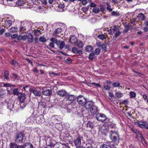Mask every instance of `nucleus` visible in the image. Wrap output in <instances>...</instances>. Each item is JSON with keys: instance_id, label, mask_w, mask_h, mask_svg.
Masks as SVG:
<instances>
[{"instance_id": "nucleus-59", "label": "nucleus", "mask_w": 148, "mask_h": 148, "mask_svg": "<svg viewBox=\"0 0 148 148\" xmlns=\"http://www.w3.org/2000/svg\"><path fill=\"white\" fill-rule=\"evenodd\" d=\"M141 143L143 144V143L145 144L146 143V140L145 139L144 137L143 138H142L141 139Z\"/></svg>"}, {"instance_id": "nucleus-25", "label": "nucleus", "mask_w": 148, "mask_h": 148, "mask_svg": "<svg viewBox=\"0 0 148 148\" xmlns=\"http://www.w3.org/2000/svg\"><path fill=\"white\" fill-rule=\"evenodd\" d=\"M92 49V47L90 45L87 46L85 49V51L86 52H89L91 51Z\"/></svg>"}, {"instance_id": "nucleus-29", "label": "nucleus", "mask_w": 148, "mask_h": 148, "mask_svg": "<svg viewBox=\"0 0 148 148\" xmlns=\"http://www.w3.org/2000/svg\"><path fill=\"white\" fill-rule=\"evenodd\" d=\"M94 126L93 123L90 121H88L87 123V127L91 128H92Z\"/></svg>"}, {"instance_id": "nucleus-60", "label": "nucleus", "mask_w": 148, "mask_h": 148, "mask_svg": "<svg viewBox=\"0 0 148 148\" xmlns=\"http://www.w3.org/2000/svg\"><path fill=\"white\" fill-rule=\"evenodd\" d=\"M101 48L104 50H106V46L105 44H103L101 45Z\"/></svg>"}, {"instance_id": "nucleus-31", "label": "nucleus", "mask_w": 148, "mask_h": 148, "mask_svg": "<svg viewBox=\"0 0 148 148\" xmlns=\"http://www.w3.org/2000/svg\"><path fill=\"white\" fill-rule=\"evenodd\" d=\"M33 115L34 119H36L40 115L37 111H34L33 113Z\"/></svg>"}, {"instance_id": "nucleus-38", "label": "nucleus", "mask_w": 148, "mask_h": 148, "mask_svg": "<svg viewBox=\"0 0 148 148\" xmlns=\"http://www.w3.org/2000/svg\"><path fill=\"white\" fill-rule=\"evenodd\" d=\"M112 15L113 16H118L120 15L119 12L118 11H113L112 12Z\"/></svg>"}, {"instance_id": "nucleus-40", "label": "nucleus", "mask_w": 148, "mask_h": 148, "mask_svg": "<svg viewBox=\"0 0 148 148\" xmlns=\"http://www.w3.org/2000/svg\"><path fill=\"white\" fill-rule=\"evenodd\" d=\"M52 119L55 120V121L56 123H57L58 121H60V119L58 116L56 115L52 117Z\"/></svg>"}, {"instance_id": "nucleus-2", "label": "nucleus", "mask_w": 148, "mask_h": 148, "mask_svg": "<svg viewBox=\"0 0 148 148\" xmlns=\"http://www.w3.org/2000/svg\"><path fill=\"white\" fill-rule=\"evenodd\" d=\"M50 40L52 42L49 44V45L52 48H54V44H56L60 49H62L65 46L64 41H61L60 40H58L56 38H51L50 39Z\"/></svg>"}, {"instance_id": "nucleus-8", "label": "nucleus", "mask_w": 148, "mask_h": 148, "mask_svg": "<svg viewBox=\"0 0 148 148\" xmlns=\"http://www.w3.org/2000/svg\"><path fill=\"white\" fill-rule=\"evenodd\" d=\"M96 118L98 121H103L106 119V117L103 114H98L96 116Z\"/></svg>"}, {"instance_id": "nucleus-32", "label": "nucleus", "mask_w": 148, "mask_h": 148, "mask_svg": "<svg viewBox=\"0 0 148 148\" xmlns=\"http://www.w3.org/2000/svg\"><path fill=\"white\" fill-rule=\"evenodd\" d=\"M10 63L16 67H17L18 66V63L14 59H13Z\"/></svg>"}, {"instance_id": "nucleus-33", "label": "nucleus", "mask_w": 148, "mask_h": 148, "mask_svg": "<svg viewBox=\"0 0 148 148\" xmlns=\"http://www.w3.org/2000/svg\"><path fill=\"white\" fill-rule=\"evenodd\" d=\"M41 34V32L40 30H35L34 34L36 36H39Z\"/></svg>"}, {"instance_id": "nucleus-34", "label": "nucleus", "mask_w": 148, "mask_h": 148, "mask_svg": "<svg viewBox=\"0 0 148 148\" xmlns=\"http://www.w3.org/2000/svg\"><path fill=\"white\" fill-rule=\"evenodd\" d=\"M14 106V104L9 103H8V109H9L10 110H12V109Z\"/></svg>"}, {"instance_id": "nucleus-18", "label": "nucleus", "mask_w": 148, "mask_h": 148, "mask_svg": "<svg viewBox=\"0 0 148 148\" xmlns=\"http://www.w3.org/2000/svg\"><path fill=\"white\" fill-rule=\"evenodd\" d=\"M77 39L75 36L74 35L71 36L69 40L70 42L72 44H74L77 41Z\"/></svg>"}, {"instance_id": "nucleus-56", "label": "nucleus", "mask_w": 148, "mask_h": 148, "mask_svg": "<svg viewBox=\"0 0 148 148\" xmlns=\"http://www.w3.org/2000/svg\"><path fill=\"white\" fill-rule=\"evenodd\" d=\"M66 62L68 64L71 63L72 61L70 59H66L65 60Z\"/></svg>"}, {"instance_id": "nucleus-24", "label": "nucleus", "mask_w": 148, "mask_h": 148, "mask_svg": "<svg viewBox=\"0 0 148 148\" xmlns=\"http://www.w3.org/2000/svg\"><path fill=\"white\" fill-rule=\"evenodd\" d=\"M97 37L100 40H103L106 38V36L103 34H99L97 36Z\"/></svg>"}, {"instance_id": "nucleus-16", "label": "nucleus", "mask_w": 148, "mask_h": 148, "mask_svg": "<svg viewBox=\"0 0 148 148\" xmlns=\"http://www.w3.org/2000/svg\"><path fill=\"white\" fill-rule=\"evenodd\" d=\"M52 91L50 90H44L42 92V94L43 95L47 96H50L52 94Z\"/></svg>"}, {"instance_id": "nucleus-62", "label": "nucleus", "mask_w": 148, "mask_h": 148, "mask_svg": "<svg viewBox=\"0 0 148 148\" xmlns=\"http://www.w3.org/2000/svg\"><path fill=\"white\" fill-rule=\"evenodd\" d=\"M91 7H95L96 6V5L94 3H91L90 5Z\"/></svg>"}, {"instance_id": "nucleus-5", "label": "nucleus", "mask_w": 148, "mask_h": 148, "mask_svg": "<svg viewBox=\"0 0 148 148\" xmlns=\"http://www.w3.org/2000/svg\"><path fill=\"white\" fill-rule=\"evenodd\" d=\"M109 129L108 126L106 125H104L100 128L99 130L103 134L106 136L109 132Z\"/></svg>"}, {"instance_id": "nucleus-47", "label": "nucleus", "mask_w": 148, "mask_h": 148, "mask_svg": "<svg viewBox=\"0 0 148 148\" xmlns=\"http://www.w3.org/2000/svg\"><path fill=\"white\" fill-rule=\"evenodd\" d=\"M89 6H88L86 7H83L82 8V10L84 12H86L88 11Z\"/></svg>"}, {"instance_id": "nucleus-7", "label": "nucleus", "mask_w": 148, "mask_h": 148, "mask_svg": "<svg viewBox=\"0 0 148 148\" xmlns=\"http://www.w3.org/2000/svg\"><path fill=\"white\" fill-rule=\"evenodd\" d=\"M76 97L74 95L70 94L69 93H67V95L65 97L66 99L70 101L71 103L73 102L76 99Z\"/></svg>"}, {"instance_id": "nucleus-55", "label": "nucleus", "mask_w": 148, "mask_h": 148, "mask_svg": "<svg viewBox=\"0 0 148 148\" xmlns=\"http://www.w3.org/2000/svg\"><path fill=\"white\" fill-rule=\"evenodd\" d=\"M136 136L137 137L140 138V139L143 137V136L142 135V133L140 132Z\"/></svg>"}, {"instance_id": "nucleus-43", "label": "nucleus", "mask_w": 148, "mask_h": 148, "mask_svg": "<svg viewBox=\"0 0 148 148\" xmlns=\"http://www.w3.org/2000/svg\"><path fill=\"white\" fill-rule=\"evenodd\" d=\"M62 31V29L61 28H58L56 29L55 32L56 34H59Z\"/></svg>"}, {"instance_id": "nucleus-10", "label": "nucleus", "mask_w": 148, "mask_h": 148, "mask_svg": "<svg viewBox=\"0 0 148 148\" xmlns=\"http://www.w3.org/2000/svg\"><path fill=\"white\" fill-rule=\"evenodd\" d=\"M85 103L84 106L86 109H90L94 105V102L92 101H86Z\"/></svg>"}, {"instance_id": "nucleus-50", "label": "nucleus", "mask_w": 148, "mask_h": 148, "mask_svg": "<svg viewBox=\"0 0 148 148\" xmlns=\"http://www.w3.org/2000/svg\"><path fill=\"white\" fill-rule=\"evenodd\" d=\"M13 85H11L9 83H4L3 86L5 87H10L11 86H14Z\"/></svg>"}, {"instance_id": "nucleus-26", "label": "nucleus", "mask_w": 148, "mask_h": 148, "mask_svg": "<svg viewBox=\"0 0 148 148\" xmlns=\"http://www.w3.org/2000/svg\"><path fill=\"white\" fill-rule=\"evenodd\" d=\"M46 103H45L42 101H40L38 103V107H42L43 108H45L46 107Z\"/></svg>"}, {"instance_id": "nucleus-49", "label": "nucleus", "mask_w": 148, "mask_h": 148, "mask_svg": "<svg viewBox=\"0 0 148 148\" xmlns=\"http://www.w3.org/2000/svg\"><path fill=\"white\" fill-rule=\"evenodd\" d=\"M121 33V32L119 30H118L116 32L114 35L116 36V37H118L120 36Z\"/></svg>"}, {"instance_id": "nucleus-64", "label": "nucleus", "mask_w": 148, "mask_h": 148, "mask_svg": "<svg viewBox=\"0 0 148 148\" xmlns=\"http://www.w3.org/2000/svg\"><path fill=\"white\" fill-rule=\"evenodd\" d=\"M22 35H19V36H17V39L18 40H22Z\"/></svg>"}, {"instance_id": "nucleus-51", "label": "nucleus", "mask_w": 148, "mask_h": 148, "mask_svg": "<svg viewBox=\"0 0 148 148\" xmlns=\"http://www.w3.org/2000/svg\"><path fill=\"white\" fill-rule=\"evenodd\" d=\"M4 77H5L6 76H9V72L7 70H4Z\"/></svg>"}, {"instance_id": "nucleus-41", "label": "nucleus", "mask_w": 148, "mask_h": 148, "mask_svg": "<svg viewBox=\"0 0 148 148\" xmlns=\"http://www.w3.org/2000/svg\"><path fill=\"white\" fill-rule=\"evenodd\" d=\"M39 40L41 42H44L46 41L47 40L45 37L41 36L39 38Z\"/></svg>"}, {"instance_id": "nucleus-27", "label": "nucleus", "mask_w": 148, "mask_h": 148, "mask_svg": "<svg viewBox=\"0 0 148 148\" xmlns=\"http://www.w3.org/2000/svg\"><path fill=\"white\" fill-rule=\"evenodd\" d=\"M77 45L79 48H83V43L81 41H78L77 42Z\"/></svg>"}, {"instance_id": "nucleus-3", "label": "nucleus", "mask_w": 148, "mask_h": 148, "mask_svg": "<svg viewBox=\"0 0 148 148\" xmlns=\"http://www.w3.org/2000/svg\"><path fill=\"white\" fill-rule=\"evenodd\" d=\"M23 137V133L21 132H17L14 135V141L17 143H22Z\"/></svg>"}, {"instance_id": "nucleus-63", "label": "nucleus", "mask_w": 148, "mask_h": 148, "mask_svg": "<svg viewBox=\"0 0 148 148\" xmlns=\"http://www.w3.org/2000/svg\"><path fill=\"white\" fill-rule=\"evenodd\" d=\"M143 97L145 100H147L148 99V97L147 95L145 94H144L143 95Z\"/></svg>"}, {"instance_id": "nucleus-48", "label": "nucleus", "mask_w": 148, "mask_h": 148, "mask_svg": "<svg viewBox=\"0 0 148 148\" xmlns=\"http://www.w3.org/2000/svg\"><path fill=\"white\" fill-rule=\"evenodd\" d=\"M100 49L99 48L96 49L95 51V53L97 55H98L100 53Z\"/></svg>"}, {"instance_id": "nucleus-61", "label": "nucleus", "mask_w": 148, "mask_h": 148, "mask_svg": "<svg viewBox=\"0 0 148 148\" xmlns=\"http://www.w3.org/2000/svg\"><path fill=\"white\" fill-rule=\"evenodd\" d=\"M128 101L127 99H125L122 102V103L124 105H126L128 103Z\"/></svg>"}, {"instance_id": "nucleus-42", "label": "nucleus", "mask_w": 148, "mask_h": 148, "mask_svg": "<svg viewBox=\"0 0 148 148\" xmlns=\"http://www.w3.org/2000/svg\"><path fill=\"white\" fill-rule=\"evenodd\" d=\"M115 95L117 97L121 98L123 96V94L121 92H118L116 93Z\"/></svg>"}, {"instance_id": "nucleus-44", "label": "nucleus", "mask_w": 148, "mask_h": 148, "mask_svg": "<svg viewBox=\"0 0 148 148\" xmlns=\"http://www.w3.org/2000/svg\"><path fill=\"white\" fill-rule=\"evenodd\" d=\"M93 12H95L96 13H98L100 10L99 8H97V7H95L92 9Z\"/></svg>"}, {"instance_id": "nucleus-19", "label": "nucleus", "mask_w": 148, "mask_h": 148, "mask_svg": "<svg viewBox=\"0 0 148 148\" xmlns=\"http://www.w3.org/2000/svg\"><path fill=\"white\" fill-rule=\"evenodd\" d=\"M34 120H35V119H34L33 116H30V117L27 119L26 122L29 124H31L34 123Z\"/></svg>"}, {"instance_id": "nucleus-37", "label": "nucleus", "mask_w": 148, "mask_h": 148, "mask_svg": "<svg viewBox=\"0 0 148 148\" xmlns=\"http://www.w3.org/2000/svg\"><path fill=\"white\" fill-rule=\"evenodd\" d=\"M24 2L21 0H18L16 2V4L18 6L23 5L24 4Z\"/></svg>"}, {"instance_id": "nucleus-54", "label": "nucleus", "mask_w": 148, "mask_h": 148, "mask_svg": "<svg viewBox=\"0 0 148 148\" xmlns=\"http://www.w3.org/2000/svg\"><path fill=\"white\" fill-rule=\"evenodd\" d=\"M11 21L10 20H7L5 21V23L6 25H7L9 26H10L11 25Z\"/></svg>"}, {"instance_id": "nucleus-45", "label": "nucleus", "mask_w": 148, "mask_h": 148, "mask_svg": "<svg viewBox=\"0 0 148 148\" xmlns=\"http://www.w3.org/2000/svg\"><path fill=\"white\" fill-rule=\"evenodd\" d=\"M111 87L109 85H105L104 86V88L106 90H110Z\"/></svg>"}, {"instance_id": "nucleus-39", "label": "nucleus", "mask_w": 148, "mask_h": 148, "mask_svg": "<svg viewBox=\"0 0 148 148\" xmlns=\"http://www.w3.org/2000/svg\"><path fill=\"white\" fill-rule=\"evenodd\" d=\"M130 98H131L135 97L136 95V94L135 93L132 91L130 92Z\"/></svg>"}, {"instance_id": "nucleus-23", "label": "nucleus", "mask_w": 148, "mask_h": 148, "mask_svg": "<svg viewBox=\"0 0 148 148\" xmlns=\"http://www.w3.org/2000/svg\"><path fill=\"white\" fill-rule=\"evenodd\" d=\"M24 145V148H33V145L30 143H26Z\"/></svg>"}, {"instance_id": "nucleus-6", "label": "nucleus", "mask_w": 148, "mask_h": 148, "mask_svg": "<svg viewBox=\"0 0 148 148\" xmlns=\"http://www.w3.org/2000/svg\"><path fill=\"white\" fill-rule=\"evenodd\" d=\"M46 141L47 145L51 147H54L56 144V142L54 140L50 138H47Z\"/></svg>"}, {"instance_id": "nucleus-58", "label": "nucleus", "mask_w": 148, "mask_h": 148, "mask_svg": "<svg viewBox=\"0 0 148 148\" xmlns=\"http://www.w3.org/2000/svg\"><path fill=\"white\" fill-rule=\"evenodd\" d=\"M24 102H21L20 103V108L23 109L25 106V105L24 103Z\"/></svg>"}, {"instance_id": "nucleus-28", "label": "nucleus", "mask_w": 148, "mask_h": 148, "mask_svg": "<svg viewBox=\"0 0 148 148\" xmlns=\"http://www.w3.org/2000/svg\"><path fill=\"white\" fill-rule=\"evenodd\" d=\"M13 94L15 95L19 96L21 92H19L18 91V88H15L13 91Z\"/></svg>"}, {"instance_id": "nucleus-21", "label": "nucleus", "mask_w": 148, "mask_h": 148, "mask_svg": "<svg viewBox=\"0 0 148 148\" xmlns=\"http://www.w3.org/2000/svg\"><path fill=\"white\" fill-rule=\"evenodd\" d=\"M27 39L28 40V41L30 43H31L33 42V37L31 33H29L27 36Z\"/></svg>"}, {"instance_id": "nucleus-12", "label": "nucleus", "mask_w": 148, "mask_h": 148, "mask_svg": "<svg viewBox=\"0 0 148 148\" xmlns=\"http://www.w3.org/2000/svg\"><path fill=\"white\" fill-rule=\"evenodd\" d=\"M29 90L31 92H32L36 96H40L41 95V92L40 90H38L31 88H29Z\"/></svg>"}, {"instance_id": "nucleus-57", "label": "nucleus", "mask_w": 148, "mask_h": 148, "mask_svg": "<svg viewBox=\"0 0 148 148\" xmlns=\"http://www.w3.org/2000/svg\"><path fill=\"white\" fill-rule=\"evenodd\" d=\"M14 77L13 78L15 80H17L18 79L17 74L16 73H13L12 74Z\"/></svg>"}, {"instance_id": "nucleus-35", "label": "nucleus", "mask_w": 148, "mask_h": 148, "mask_svg": "<svg viewBox=\"0 0 148 148\" xmlns=\"http://www.w3.org/2000/svg\"><path fill=\"white\" fill-rule=\"evenodd\" d=\"M95 54L93 52L90 53L89 55L88 58L90 60H92L94 58Z\"/></svg>"}, {"instance_id": "nucleus-17", "label": "nucleus", "mask_w": 148, "mask_h": 148, "mask_svg": "<svg viewBox=\"0 0 148 148\" xmlns=\"http://www.w3.org/2000/svg\"><path fill=\"white\" fill-rule=\"evenodd\" d=\"M25 95L24 93H21L20 95L18 96V99L20 102H24L25 99Z\"/></svg>"}, {"instance_id": "nucleus-1", "label": "nucleus", "mask_w": 148, "mask_h": 148, "mask_svg": "<svg viewBox=\"0 0 148 148\" xmlns=\"http://www.w3.org/2000/svg\"><path fill=\"white\" fill-rule=\"evenodd\" d=\"M110 137L112 141L109 143V145L103 144L100 146V148H116L119 143V136L117 132L111 130L110 132Z\"/></svg>"}, {"instance_id": "nucleus-14", "label": "nucleus", "mask_w": 148, "mask_h": 148, "mask_svg": "<svg viewBox=\"0 0 148 148\" xmlns=\"http://www.w3.org/2000/svg\"><path fill=\"white\" fill-rule=\"evenodd\" d=\"M65 6L64 4H60L58 5L56 10L58 12H62L65 11Z\"/></svg>"}, {"instance_id": "nucleus-20", "label": "nucleus", "mask_w": 148, "mask_h": 148, "mask_svg": "<svg viewBox=\"0 0 148 148\" xmlns=\"http://www.w3.org/2000/svg\"><path fill=\"white\" fill-rule=\"evenodd\" d=\"M81 137H79L74 141V144L76 146L81 144Z\"/></svg>"}, {"instance_id": "nucleus-4", "label": "nucleus", "mask_w": 148, "mask_h": 148, "mask_svg": "<svg viewBox=\"0 0 148 148\" xmlns=\"http://www.w3.org/2000/svg\"><path fill=\"white\" fill-rule=\"evenodd\" d=\"M76 99L78 104L82 106H84L87 101L86 99L83 95H81L76 97Z\"/></svg>"}, {"instance_id": "nucleus-46", "label": "nucleus", "mask_w": 148, "mask_h": 148, "mask_svg": "<svg viewBox=\"0 0 148 148\" xmlns=\"http://www.w3.org/2000/svg\"><path fill=\"white\" fill-rule=\"evenodd\" d=\"M120 83L118 82H115L113 83L112 86L114 87H118L119 86Z\"/></svg>"}, {"instance_id": "nucleus-15", "label": "nucleus", "mask_w": 148, "mask_h": 148, "mask_svg": "<svg viewBox=\"0 0 148 148\" xmlns=\"http://www.w3.org/2000/svg\"><path fill=\"white\" fill-rule=\"evenodd\" d=\"M72 51L73 52L77 53L79 55H82L83 53L82 51L81 50H79L77 48L75 47H73L72 48Z\"/></svg>"}, {"instance_id": "nucleus-36", "label": "nucleus", "mask_w": 148, "mask_h": 148, "mask_svg": "<svg viewBox=\"0 0 148 148\" xmlns=\"http://www.w3.org/2000/svg\"><path fill=\"white\" fill-rule=\"evenodd\" d=\"M17 145L16 143H11L10 145V148H17Z\"/></svg>"}, {"instance_id": "nucleus-52", "label": "nucleus", "mask_w": 148, "mask_h": 148, "mask_svg": "<svg viewBox=\"0 0 148 148\" xmlns=\"http://www.w3.org/2000/svg\"><path fill=\"white\" fill-rule=\"evenodd\" d=\"M125 28L128 30V31L131 30L132 29V26H130L129 25H125Z\"/></svg>"}, {"instance_id": "nucleus-11", "label": "nucleus", "mask_w": 148, "mask_h": 148, "mask_svg": "<svg viewBox=\"0 0 148 148\" xmlns=\"http://www.w3.org/2000/svg\"><path fill=\"white\" fill-rule=\"evenodd\" d=\"M56 93L57 95L61 97H64L66 96L67 92L64 90L62 89L61 90L57 91Z\"/></svg>"}, {"instance_id": "nucleus-9", "label": "nucleus", "mask_w": 148, "mask_h": 148, "mask_svg": "<svg viewBox=\"0 0 148 148\" xmlns=\"http://www.w3.org/2000/svg\"><path fill=\"white\" fill-rule=\"evenodd\" d=\"M37 123L38 124H41L45 121V119L43 116L42 114H40L36 119H35Z\"/></svg>"}, {"instance_id": "nucleus-13", "label": "nucleus", "mask_w": 148, "mask_h": 148, "mask_svg": "<svg viewBox=\"0 0 148 148\" xmlns=\"http://www.w3.org/2000/svg\"><path fill=\"white\" fill-rule=\"evenodd\" d=\"M89 110L92 115L96 114L98 112L97 107L95 105L90 108Z\"/></svg>"}, {"instance_id": "nucleus-30", "label": "nucleus", "mask_w": 148, "mask_h": 148, "mask_svg": "<svg viewBox=\"0 0 148 148\" xmlns=\"http://www.w3.org/2000/svg\"><path fill=\"white\" fill-rule=\"evenodd\" d=\"M18 30V29L16 27H13L10 29V32L11 33H14L16 32Z\"/></svg>"}, {"instance_id": "nucleus-53", "label": "nucleus", "mask_w": 148, "mask_h": 148, "mask_svg": "<svg viewBox=\"0 0 148 148\" xmlns=\"http://www.w3.org/2000/svg\"><path fill=\"white\" fill-rule=\"evenodd\" d=\"M118 27L117 26H113V28H112V30L114 32H116L117 31V30L118 29Z\"/></svg>"}, {"instance_id": "nucleus-22", "label": "nucleus", "mask_w": 148, "mask_h": 148, "mask_svg": "<svg viewBox=\"0 0 148 148\" xmlns=\"http://www.w3.org/2000/svg\"><path fill=\"white\" fill-rule=\"evenodd\" d=\"M138 17L139 20L142 21L145 20L146 18L144 14L142 13L138 14Z\"/></svg>"}]
</instances>
